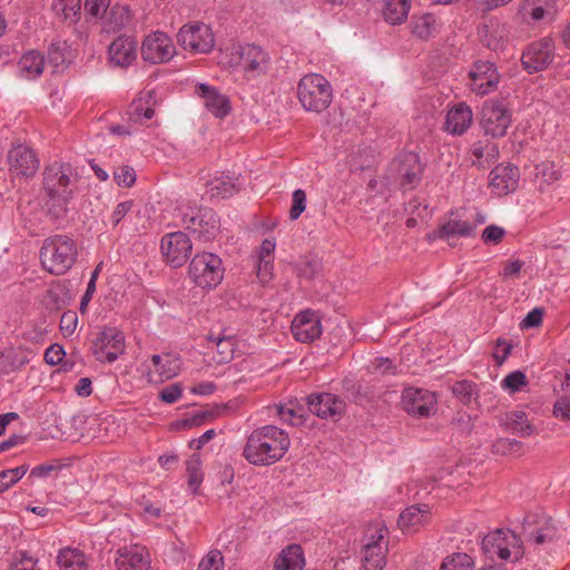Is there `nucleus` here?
Instances as JSON below:
<instances>
[{
	"label": "nucleus",
	"mask_w": 570,
	"mask_h": 570,
	"mask_svg": "<svg viewBox=\"0 0 570 570\" xmlns=\"http://www.w3.org/2000/svg\"><path fill=\"white\" fill-rule=\"evenodd\" d=\"M291 331L296 341L311 343L322 335L321 318L313 311L301 312L294 317Z\"/></svg>",
	"instance_id": "nucleus-23"
},
{
	"label": "nucleus",
	"mask_w": 570,
	"mask_h": 570,
	"mask_svg": "<svg viewBox=\"0 0 570 570\" xmlns=\"http://www.w3.org/2000/svg\"><path fill=\"white\" fill-rule=\"evenodd\" d=\"M195 94L202 100L204 108L216 118H225L230 112V101L226 95L216 87L207 83H197Z\"/></svg>",
	"instance_id": "nucleus-22"
},
{
	"label": "nucleus",
	"mask_w": 570,
	"mask_h": 570,
	"mask_svg": "<svg viewBox=\"0 0 570 570\" xmlns=\"http://www.w3.org/2000/svg\"><path fill=\"white\" fill-rule=\"evenodd\" d=\"M52 9L61 20L75 23L80 17V0H57Z\"/></svg>",
	"instance_id": "nucleus-43"
},
{
	"label": "nucleus",
	"mask_w": 570,
	"mask_h": 570,
	"mask_svg": "<svg viewBox=\"0 0 570 570\" xmlns=\"http://www.w3.org/2000/svg\"><path fill=\"white\" fill-rule=\"evenodd\" d=\"M78 325V316L73 311H67L61 315L60 318V331L63 336H71Z\"/></svg>",
	"instance_id": "nucleus-56"
},
{
	"label": "nucleus",
	"mask_w": 570,
	"mask_h": 570,
	"mask_svg": "<svg viewBox=\"0 0 570 570\" xmlns=\"http://www.w3.org/2000/svg\"><path fill=\"white\" fill-rule=\"evenodd\" d=\"M505 426L510 432L521 438L530 436L533 433V426L528 422L527 414L522 411L509 413Z\"/></svg>",
	"instance_id": "nucleus-42"
},
{
	"label": "nucleus",
	"mask_w": 570,
	"mask_h": 570,
	"mask_svg": "<svg viewBox=\"0 0 570 570\" xmlns=\"http://www.w3.org/2000/svg\"><path fill=\"white\" fill-rule=\"evenodd\" d=\"M178 42L193 52H209L215 45L214 35L205 23H193L184 26L178 35Z\"/></svg>",
	"instance_id": "nucleus-14"
},
{
	"label": "nucleus",
	"mask_w": 570,
	"mask_h": 570,
	"mask_svg": "<svg viewBox=\"0 0 570 570\" xmlns=\"http://www.w3.org/2000/svg\"><path fill=\"white\" fill-rule=\"evenodd\" d=\"M228 56L227 62L237 68L246 81L265 78L273 69L271 53L254 43L234 45L230 47Z\"/></svg>",
	"instance_id": "nucleus-3"
},
{
	"label": "nucleus",
	"mask_w": 570,
	"mask_h": 570,
	"mask_svg": "<svg viewBox=\"0 0 570 570\" xmlns=\"http://www.w3.org/2000/svg\"><path fill=\"white\" fill-rule=\"evenodd\" d=\"M289 446L287 432L276 425H264L247 435L242 455L252 465L269 466L279 462Z\"/></svg>",
	"instance_id": "nucleus-2"
},
{
	"label": "nucleus",
	"mask_w": 570,
	"mask_h": 570,
	"mask_svg": "<svg viewBox=\"0 0 570 570\" xmlns=\"http://www.w3.org/2000/svg\"><path fill=\"white\" fill-rule=\"evenodd\" d=\"M402 407L413 416L428 417L436 411L435 395L421 387H406L402 392Z\"/></svg>",
	"instance_id": "nucleus-15"
},
{
	"label": "nucleus",
	"mask_w": 570,
	"mask_h": 570,
	"mask_svg": "<svg viewBox=\"0 0 570 570\" xmlns=\"http://www.w3.org/2000/svg\"><path fill=\"white\" fill-rule=\"evenodd\" d=\"M304 567V551L299 544L293 543L282 549L275 559L273 570H303Z\"/></svg>",
	"instance_id": "nucleus-32"
},
{
	"label": "nucleus",
	"mask_w": 570,
	"mask_h": 570,
	"mask_svg": "<svg viewBox=\"0 0 570 570\" xmlns=\"http://www.w3.org/2000/svg\"><path fill=\"white\" fill-rule=\"evenodd\" d=\"M451 391L463 404H470L478 396L476 385L466 380L455 382Z\"/></svg>",
	"instance_id": "nucleus-49"
},
{
	"label": "nucleus",
	"mask_w": 570,
	"mask_h": 570,
	"mask_svg": "<svg viewBox=\"0 0 570 570\" xmlns=\"http://www.w3.org/2000/svg\"><path fill=\"white\" fill-rule=\"evenodd\" d=\"M160 248L166 262L171 267L177 268L186 263L193 245L187 234L175 232L161 238Z\"/></svg>",
	"instance_id": "nucleus-16"
},
{
	"label": "nucleus",
	"mask_w": 570,
	"mask_h": 570,
	"mask_svg": "<svg viewBox=\"0 0 570 570\" xmlns=\"http://www.w3.org/2000/svg\"><path fill=\"white\" fill-rule=\"evenodd\" d=\"M157 99L154 91L144 92L127 110L128 120L134 125H146L156 115Z\"/></svg>",
	"instance_id": "nucleus-27"
},
{
	"label": "nucleus",
	"mask_w": 570,
	"mask_h": 570,
	"mask_svg": "<svg viewBox=\"0 0 570 570\" xmlns=\"http://www.w3.org/2000/svg\"><path fill=\"white\" fill-rule=\"evenodd\" d=\"M391 166L392 170L396 173L402 188L413 189L421 181L424 167L416 153H400Z\"/></svg>",
	"instance_id": "nucleus-13"
},
{
	"label": "nucleus",
	"mask_w": 570,
	"mask_h": 570,
	"mask_svg": "<svg viewBox=\"0 0 570 570\" xmlns=\"http://www.w3.org/2000/svg\"><path fill=\"white\" fill-rule=\"evenodd\" d=\"M551 0H525L523 6L524 16H530L533 20L538 21L544 17V13L551 9Z\"/></svg>",
	"instance_id": "nucleus-51"
},
{
	"label": "nucleus",
	"mask_w": 570,
	"mask_h": 570,
	"mask_svg": "<svg viewBox=\"0 0 570 570\" xmlns=\"http://www.w3.org/2000/svg\"><path fill=\"white\" fill-rule=\"evenodd\" d=\"M57 564L60 570H88L87 556L77 548L66 547L58 551Z\"/></svg>",
	"instance_id": "nucleus-34"
},
{
	"label": "nucleus",
	"mask_w": 570,
	"mask_h": 570,
	"mask_svg": "<svg viewBox=\"0 0 570 570\" xmlns=\"http://www.w3.org/2000/svg\"><path fill=\"white\" fill-rule=\"evenodd\" d=\"M518 183L519 170L515 166L499 165L490 173V186L499 196L514 191Z\"/></svg>",
	"instance_id": "nucleus-29"
},
{
	"label": "nucleus",
	"mask_w": 570,
	"mask_h": 570,
	"mask_svg": "<svg viewBox=\"0 0 570 570\" xmlns=\"http://www.w3.org/2000/svg\"><path fill=\"white\" fill-rule=\"evenodd\" d=\"M181 393H183L181 386L179 384H173V385L165 387L160 392L159 397L165 403L173 404L180 399Z\"/></svg>",
	"instance_id": "nucleus-62"
},
{
	"label": "nucleus",
	"mask_w": 570,
	"mask_h": 570,
	"mask_svg": "<svg viewBox=\"0 0 570 570\" xmlns=\"http://www.w3.org/2000/svg\"><path fill=\"white\" fill-rule=\"evenodd\" d=\"M429 520V510L426 505L423 508L412 505L405 509L399 518V525L402 530L413 529L416 530Z\"/></svg>",
	"instance_id": "nucleus-37"
},
{
	"label": "nucleus",
	"mask_w": 570,
	"mask_h": 570,
	"mask_svg": "<svg viewBox=\"0 0 570 570\" xmlns=\"http://www.w3.org/2000/svg\"><path fill=\"white\" fill-rule=\"evenodd\" d=\"M210 341L215 344V351H213V361L217 364H225L233 360L236 342L233 337H218Z\"/></svg>",
	"instance_id": "nucleus-41"
},
{
	"label": "nucleus",
	"mask_w": 570,
	"mask_h": 570,
	"mask_svg": "<svg viewBox=\"0 0 570 570\" xmlns=\"http://www.w3.org/2000/svg\"><path fill=\"white\" fill-rule=\"evenodd\" d=\"M32 352L22 347L6 348L0 356V366L6 372L21 368L30 362Z\"/></svg>",
	"instance_id": "nucleus-35"
},
{
	"label": "nucleus",
	"mask_w": 570,
	"mask_h": 570,
	"mask_svg": "<svg viewBox=\"0 0 570 570\" xmlns=\"http://www.w3.org/2000/svg\"><path fill=\"white\" fill-rule=\"evenodd\" d=\"M481 42L491 50L503 48L508 32L505 27L498 20L491 19L479 29Z\"/></svg>",
	"instance_id": "nucleus-31"
},
{
	"label": "nucleus",
	"mask_w": 570,
	"mask_h": 570,
	"mask_svg": "<svg viewBox=\"0 0 570 570\" xmlns=\"http://www.w3.org/2000/svg\"><path fill=\"white\" fill-rule=\"evenodd\" d=\"M134 206L132 200H126L119 203L112 214H111V223L116 227L119 225V223L125 218V216L131 210Z\"/></svg>",
	"instance_id": "nucleus-63"
},
{
	"label": "nucleus",
	"mask_w": 570,
	"mask_h": 570,
	"mask_svg": "<svg viewBox=\"0 0 570 570\" xmlns=\"http://www.w3.org/2000/svg\"><path fill=\"white\" fill-rule=\"evenodd\" d=\"M410 11L409 0H385L383 16L390 24L403 23Z\"/></svg>",
	"instance_id": "nucleus-38"
},
{
	"label": "nucleus",
	"mask_w": 570,
	"mask_h": 570,
	"mask_svg": "<svg viewBox=\"0 0 570 570\" xmlns=\"http://www.w3.org/2000/svg\"><path fill=\"white\" fill-rule=\"evenodd\" d=\"M188 276L202 288H213L220 284L224 277L223 262L213 253L196 254L188 266Z\"/></svg>",
	"instance_id": "nucleus-8"
},
{
	"label": "nucleus",
	"mask_w": 570,
	"mask_h": 570,
	"mask_svg": "<svg viewBox=\"0 0 570 570\" xmlns=\"http://www.w3.org/2000/svg\"><path fill=\"white\" fill-rule=\"evenodd\" d=\"M180 223L195 238L208 242L219 232V218L208 207L188 206L180 209Z\"/></svg>",
	"instance_id": "nucleus-7"
},
{
	"label": "nucleus",
	"mask_w": 570,
	"mask_h": 570,
	"mask_svg": "<svg viewBox=\"0 0 570 570\" xmlns=\"http://www.w3.org/2000/svg\"><path fill=\"white\" fill-rule=\"evenodd\" d=\"M527 383L525 375L520 371H514L503 379L502 386L511 392H515L525 386Z\"/></svg>",
	"instance_id": "nucleus-55"
},
{
	"label": "nucleus",
	"mask_w": 570,
	"mask_h": 570,
	"mask_svg": "<svg viewBox=\"0 0 570 570\" xmlns=\"http://www.w3.org/2000/svg\"><path fill=\"white\" fill-rule=\"evenodd\" d=\"M125 350V335L115 326H105L97 332L90 346L96 361L108 364L116 362Z\"/></svg>",
	"instance_id": "nucleus-9"
},
{
	"label": "nucleus",
	"mask_w": 570,
	"mask_h": 570,
	"mask_svg": "<svg viewBox=\"0 0 570 570\" xmlns=\"http://www.w3.org/2000/svg\"><path fill=\"white\" fill-rule=\"evenodd\" d=\"M276 243L274 239H264L256 256L257 277L262 283H267L273 275L274 252Z\"/></svg>",
	"instance_id": "nucleus-33"
},
{
	"label": "nucleus",
	"mask_w": 570,
	"mask_h": 570,
	"mask_svg": "<svg viewBox=\"0 0 570 570\" xmlns=\"http://www.w3.org/2000/svg\"><path fill=\"white\" fill-rule=\"evenodd\" d=\"M521 445L522 444L517 440L500 439L493 444V450L499 454L507 455L519 452Z\"/></svg>",
	"instance_id": "nucleus-59"
},
{
	"label": "nucleus",
	"mask_w": 570,
	"mask_h": 570,
	"mask_svg": "<svg viewBox=\"0 0 570 570\" xmlns=\"http://www.w3.org/2000/svg\"><path fill=\"white\" fill-rule=\"evenodd\" d=\"M186 473L188 479V485L191 489L193 493H196L204 479L199 454L194 453L186 461Z\"/></svg>",
	"instance_id": "nucleus-45"
},
{
	"label": "nucleus",
	"mask_w": 570,
	"mask_h": 570,
	"mask_svg": "<svg viewBox=\"0 0 570 570\" xmlns=\"http://www.w3.org/2000/svg\"><path fill=\"white\" fill-rule=\"evenodd\" d=\"M224 558L220 551L212 550L202 559L198 570H223Z\"/></svg>",
	"instance_id": "nucleus-52"
},
{
	"label": "nucleus",
	"mask_w": 570,
	"mask_h": 570,
	"mask_svg": "<svg viewBox=\"0 0 570 570\" xmlns=\"http://www.w3.org/2000/svg\"><path fill=\"white\" fill-rule=\"evenodd\" d=\"M8 164L12 174L22 177H33L40 167L38 154L30 145H12Z\"/></svg>",
	"instance_id": "nucleus-17"
},
{
	"label": "nucleus",
	"mask_w": 570,
	"mask_h": 570,
	"mask_svg": "<svg viewBox=\"0 0 570 570\" xmlns=\"http://www.w3.org/2000/svg\"><path fill=\"white\" fill-rule=\"evenodd\" d=\"M274 409L275 414L279 417V420L289 425L298 426L302 425L305 421L304 407L297 405L294 402L275 405Z\"/></svg>",
	"instance_id": "nucleus-39"
},
{
	"label": "nucleus",
	"mask_w": 570,
	"mask_h": 570,
	"mask_svg": "<svg viewBox=\"0 0 570 570\" xmlns=\"http://www.w3.org/2000/svg\"><path fill=\"white\" fill-rule=\"evenodd\" d=\"M439 233L441 238L456 235L470 236L473 233V226L464 220H450L440 228Z\"/></svg>",
	"instance_id": "nucleus-47"
},
{
	"label": "nucleus",
	"mask_w": 570,
	"mask_h": 570,
	"mask_svg": "<svg viewBox=\"0 0 570 570\" xmlns=\"http://www.w3.org/2000/svg\"><path fill=\"white\" fill-rule=\"evenodd\" d=\"M72 50L66 41H58L50 46L48 58L55 68H65L72 60Z\"/></svg>",
	"instance_id": "nucleus-40"
},
{
	"label": "nucleus",
	"mask_w": 570,
	"mask_h": 570,
	"mask_svg": "<svg viewBox=\"0 0 570 570\" xmlns=\"http://www.w3.org/2000/svg\"><path fill=\"white\" fill-rule=\"evenodd\" d=\"M81 173L70 161L53 160L43 168L42 190L48 212L55 218L65 217L69 204L79 190Z\"/></svg>",
	"instance_id": "nucleus-1"
},
{
	"label": "nucleus",
	"mask_w": 570,
	"mask_h": 570,
	"mask_svg": "<svg viewBox=\"0 0 570 570\" xmlns=\"http://www.w3.org/2000/svg\"><path fill=\"white\" fill-rule=\"evenodd\" d=\"M482 550L489 558L518 561L522 554L519 537L510 530H497L487 534L482 540Z\"/></svg>",
	"instance_id": "nucleus-10"
},
{
	"label": "nucleus",
	"mask_w": 570,
	"mask_h": 570,
	"mask_svg": "<svg viewBox=\"0 0 570 570\" xmlns=\"http://www.w3.org/2000/svg\"><path fill=\"white\" fill-rule=\"evenodd\" d=\"M37 560L27 552H19L10 566V570H37Z\"/></svg>",
	"instance_id": "nucleus-58"
},
{
	"label": "nucleus",
	"mask_w": 570,
	"mask_h": 570,
	"mask_svg": "<svg viewBox=\"0 0 570 570\" xmlns=\"http://www.w3.org/2000/svg\"><path fill=\"white\" fill-rule=\"evenodd\" d=\"M438 28L436 19L433 14L424 13L414 16L412 19V32L421 39L431 37Z\"/></svg>",
	"instance_id": "nucleus-44"
},
{
	"label": "nucleus",
	"mask_w": 570,
	"mask_h": 570,
	"mask_svg": "<svg viewBox=\"0 0 570 570\" xmlns=\"http://www.w3.org/2000/svg\"><path fill=\"white\" fill-rule=\"evenodd\" d=\"M46 69V58L42 52L31 49L26 51L17 62V76L23 80L39 78Z\"/></svg>",
	"instance_id": "nucleus-30"
},
{
	"label": "nucleus",
	"mask_w": 570,
	"mask_h": 570,
	"mask_svg": "<svg viewBox=\"0 0 570 570\" xmlns=\"http://www.w3.org/2000/svg\"><path fill=\"white\" fill-rule=\"evenodd\" d=\"M297 98L304 110L320 114L332 102V86L322 75H305L298 81Z\"/></svg>",
	"instance_id": "nucleus-5"
},
{
	"label": "nucleus",
	"mask_w": 570,
	"mask_h": 570,
	"mask_svg": "<svg viewBox=\"0 0 570 570\" xmlns=\"http://www.w3.org/2000/svg\"><path fill=\"white\" fill-rule=\"evenodd\" d=\"M176 55V47L168 35L155 31L145 37L141 43V57L150 63H164Z\"/></svg>",
	"instance_id": "nucleus-12"
},
{
	"label": "nucleus",
	"mask_w": 570,
	"mask_h": 570,
	"mask_svg": "<svg viewBox=\"0 0 570 570\" xmlns=\"http://www.w3.org/2000/svg\"><path fill=\"white\" fill-rule=\"evenodd\" d=\"M523 533L525 543L534 551L549 550L558 540V529L551 519L525 525Z\"/></svg>",
	"instance_id": "nucleus-20"
},
{
	"label": "nucleus",
	"mask_w": 570,
	"mask_h": 570,
	"mask_svg": "<svg viewBox=\"0 0 570 570\" xmlns=\"http://www.w3.org/2000/svg\"><path fill=\"white\" fill-rule=\"evenodd\" d=\"M28 471V465H20L13 469L0 471V493L7 491L20 481Z\"/></svg>",
	"instance_id": "nucleus-50"
},
{
	"label": "nucleus",
	"mask_w": 570,
	"mask_h": 570,
	"mask_svg": "<svg viewBox=\"0 0 570 570\" xmlns=\"http://www.w3.org/2000/svg\"><path fill=\"white\" fill-rule=\"evenodd\" d=\"M65 355L66 352L61 345L52 344L45 352V361L49 365H58Z\"/></svg>",
	"instance_id": "nucleus-61"
},
{
	"label": "nucleus",
	"mask_w": 570,
	"mask_h": 570,
	"mask_svg": "<svg viewBox=\"0 0 570 570\" xmlns=\"http://www.w3.org/2000/svg\"><path fill=\"white\" fill-rule=\"evenodd\" d=\"M181 358L177 354H154L150 357V364L147 365V380L153 384L168 381L178 375L181 370Z\"/></svg>",
	"instance_id": "nucleus-18"
},
{
	"label": "nucleus",
	"mask_w": 570,
	"mask_h": 570,
	"mask_svg": "<svg viewBox=\"0 0 570 570\" xmlns=\"http://www.w3.org/2000/svg\"><path fill=\"white\" fill-rule=\"evenodd\" d=\"M554 58V46L551 40L542 39L529 45L522 53V65L528 72L544 70Z\"/></svg>",
	"instance_id": "nucleus-19"
},
{
	"label": "nucleus",
	"mask_w": 570,
	"mask_h": 570,
	"mask_svg": "<svg viewBox=\"0 0 570 570\" xmlns=\"http://www.w3.org/2000/svg\"><path fill=\"white\" fill-rule=\"evenodd\" d=\"M386 528L380 520L372 522L365 530L362 546V561L365 570H382L386 564Z\"/></svg>",
	"instance_id": "nucleus-6"
},
{
	"label": "nucleus",
	"mask_w": 570,
	"mask_h": 570,
	"mask_svg": "<svg viewBox=\"0 0 570 570\" xmlns=\"http://www.w3.org/2000/svg\"><path fill=\"white\" fill-rule=\"evenodd\" d=\"M309 411L322 419L340 417L345 410V402L332 393L313 394L307 397Z\"/></svg>",
	"instance_id": "nucleus-24"
},
{
	"label": "nucleus",
	"mask_w": 570,
	"mask_h": 570,
	"mask_svg": "<svg viewBox=\"0 0 570 570\" xmlns=\"http://www.w3.org/2000/svg\"><path fill=\"white\" fill-rule=\"evenodd\" d=\"M511 121V116L504 100L487 101L482 109L481 125L491 138H501Z\"/></svg>",
	"instance_id": "nucleus-11"
},
{
	"label": "nucleus",
	"mask_w": 570,
	"mask_h": 570,
	"mask_svg": "<svg viewBox=\"0 0 570 570\" xmlns=\"http://www.w3.org/2000/svg\"><path fill=\"white\" fill-rule=\"evenodd\" d=\"M237 189L236 180L224 173L207 183V193L210 198L224 199L233 196Z\"/></svg>",
	"instance_id": "nucleus-36"
},
{
	"label": "nucleus",
	"mask_w": 570,
	"mask_h": 570,
	"mask_svg": "<svg viewBox=\"0 0 570 570\" xmlns=\"http://www.w3.org/2000/svg\"><path fill=\"white\" fill-rule=\"evenodd\" d=\"M110 0H86L85 10L92 17H100L107 13Z\"/></svg>",
	"instance_id": "nucleus-60"
},
{
	"label": "nucleus",
	"mask_w": 570,
	"mask_h": 570,
	"mask_svg": "<svg viewBox=\"0 0 570 570\" xmlns=\"http://www.w3.org/2000/svg\"><path fill=\"white\" fill-rule=\"evenodd\" d=\"M473 112L465 102H458L448 107L443 125L444 131L453 136H461L472 125Z\"/></svg>",
	"instance_id": "nucleus-25"
},
{
	"label": "nucleus",
	"mask_w": 570,
	"mask_h": 570,
	"mask_svg": "<svg viewBox=\"0 0 570 570\" xmlns=\"http://www.w3.org/2000/svg\"><path fill=\"white\" fill-rule=\"evenodd\" d=\"M117 570H148L150 558L147 549L140 544H131L118 549L116 558Z\"/></svg>",
	"instance_id": "nucleus-26"
},
{
	"label": "nucleus",
	"mask_w": 570,
	"mask_h": 570,
	"mask_svg": "<svg viewBox=\"0 0 570 570\" xmlns=\"http://www.w3.org/2000/svg\"><path fill=\"white\" fill-rule=\"evenodd\" d=\"M114 178L119 186L131 187L136 181V173L130 166H120L114 171Z\"/></svg>",
	"instance_id": "nucleus-54"
},
{
	"label": "nucleus",
	"mask_w": 570,
	"mask_h": 570,
	"mask_svg": "<svg viewBox=\"0 0 570 570\" xmlns=\"http://www.w3.org/2000/svg\"><path fill=\"white\" fill-rule=\"evenodd\" d=\"M131 20V13L128 7L115 4L107 16V23L111 29L126 27Z\"/></svg>",
	"instance_id": "nucleus-46"
},
{
	"label": "nucleus",
	"mask_w": 570,
	"mask_h": 570,
	"mask_svg": "<svg viewBox=\"0 0 570 570\" xmlns=\"http://www.w3.org/2000/svg\"><path fill=\"white\" fill-rule=\"evenodd\" d=\"M470 89L479 96H484L494 90L500 76L497 68L490 61H478L469 72Z\"/></svg>",
	"instance_id": "nucleus-21"
},
{
	"label": "nucleus",
	"mask_w": 570,
	"mask_h": 570,
	"mask_svg": "<svg viewBox=\"0 0 570 570\" xmlns=\"http://www.w3.org/2000/svg\"><path fill=\"white\" fill-rule=\"evenodd\" d=\"M306 208V194L303 189L294 190L292 195V206L289 209V218L296 220Z\"/></svg>",
	"instance_id": "nucleus-53"
},
{
	"label": "nucleus",
	"mask_w": 570,
	"mask_h": 570,
	"mask_svg": "<svg viewBox=\"0 0 570 570\" xmlns=\"http://www.w3.org/2000/svg\"><path fill=\"white\" fill-rule=\"evenodd\" d=\"M77 255V245L67 235L46 238L40 249L42 267L53 275H62L69 271L75 264Z\"/></svg>",
	"instance_id": "nucleus-4"
},
{
	"label": "nucleus",
	"mask_w": 570,
	"mask_h": 570,
	"mask_svg": "<svg viewBox=\"0 0 570 570\" xmlns=\"http://www.w3.org/2000/svg\"><path fill=\"white\" fill-rule=\"evenodd\" d=\"M505 235L504 228L497 225H489L482 233V240L484 244H499Z\"/></svg>",
	"instance_id": "nucleus-57"
},
{
	"label": "nucleus",
	"mask_w": 570,
	"mask_h": 570,
	"mask_svg": "<svg viewBox=\"0 0 570 570\" xmlns=\"http://www.w3.org/2000/svg\"><path fill=\"white\" fill-rule=\"evenodd\" d=\"M440 570H473V560L466 553H453L444 559Z\"/></svg>",
	"instance_id": "nucleus-48"
},
{
	"label": "nucleus",
	"mask_w": 570,
	"mask_h": 570,
	"mask_svg": "<svg viewBox=\"0 0 570 570\" xmlns=\"http://www.w3.org/2000/svg\"><path fill=\"white\" fill-rule=\"evenodd\" d=\"M512 345L503 338L497 341V345L493 352V357L497 363L502 364L510 355Z\"/></svg>",
	"instance_id": "nucleus-64"
},
{
	"label": "nucleus",
	"mask_w": 570,
	"mask_h": 570,
	"mask_svg": "<svg viewBox=\"0 0 570 570\" xmlns=\"http://www.w3.org/2000/svg\"><path fill=\"white\" fill-rule=\"evenodd\" d=\"M109 60L117 67H128L137 59V43L128 36L116 38L109 46Z\"/></svg>",
	"instance_id": "nucleus-28"
}]
</instances>
